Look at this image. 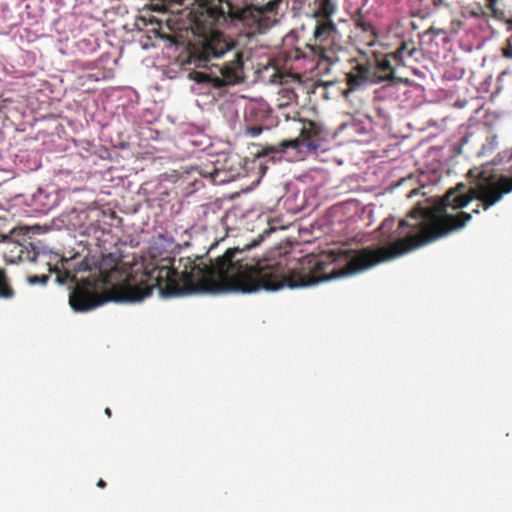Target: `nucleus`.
<instances>
[{"label":"nucleus","instance_id":"f257e3e1","mask_svg":"<svg viewBox=\"0 0 512 512\" xmlns=\"http://www.w3.org/2000/svg\"><path fill=\"white\" fill-rule=\"evenodd\" d=\"M284 229V226L269 222L242 249L227 248L209 265L195 266L193 275L179 273L167 266L157 267L150 274L124 271L107 281L115 292L112 300L141 302L151 296L154 288H158L163 299L199 294H252L262 290L275 292L284 287H307L352 276L448 235V192L441 198L418 202L406 219L385 218L374 231L376 248L330 249L303 257L299 261L301 271L297 272V281L291 279L295 267L273 259L243 256L244 251L259 246L266 238Z\"/></svg>","mask_w":512,"mask_h":512},{"label":"nucleus","instance_id":"f03ea898","mask_svg":"<svg viewBox=\"0 0 512 512\" xmlns=\"http://www.w3.org/2000/svg\"><path fill=\"white\" fill-rule=\"evenodd\" d=\"M29 226L13 228L8 234L0 235V242L14 243L19 247L18 257L20 261L33 262L45 269V271L27 277L29 285L45 286L54 276V283L68 285L70 291L69 304L75 312H87L102 304L96 298L95 288L91 282H80L75 273L86 272L96 265L94 257L76 260V255L71 258L61 256L54 252L41 240H32L28 235L32 230Z\"/></svg>","mask_w":512,"mask_h":512},{"label":"nucleus","instance_id":"7ed1b4c3","mask_svg":"<svg viewBox=\"0 0 512 512\" xmlns=\"http://www.w3.org/2000/svg\"><path fill=\"white\" fill-rule=\"evenodd\" d=\"M179 71L169 68V78H182L191 81L190 91L198 96L200 107L213 105L227 92V86L244 80L243 61L240 53L223 39L208 43L204 48V59L182 60Z\"/></svg>","mask_w":512,"mask_h":512},{"label":"nucleus","instance_id":"20e7f679","mask_svg":"<svg viewBox=\"0 0 512 512\" xmlns=\"http://www.w3.org/2000/svg\"><path fill=\"white\" fill-rule=\"evenodd\" d=\"M338 0H313L308 4L306 15L315 18L312 40L303 47L297 46L287 53L291 60H307L328 73L331 66L340 61L337 51L341 50V39L331 16L337 11Z\"/></svg>","mask_w":512,"mask_h":512},{"label":"nucleus","instance_id":"39448f33","mask_svg":"<svg viewBox=\"0 0 512 512\" xmlns=\"http://www.w3.org/2000/svg\"><path fill=\"white\" fill-rule=\"evenodd\" d=\"M327 132L324 127L313 121H305L298 137L284 140L278 145L263 147L260 156L267 162L276 163L281 160L298 161L306 155L316 154L326 140Z\"/></svg>","mask_w":512,"mask_h":512},{"label":"nucleus","instance_id":"423d86ee","mask_svg":"<svg viewBox=\"0 0 512 512\" xmlns=\"http://www.w3.org/2000/svg\"><path fill=\"white\" fill-rule=\"evenodd\" d=\"M357 209V200L353 199L334 204L326 210L322 217L302 224L300 232L315 235V238L324 234H331L335 237L348 235L356 229Z\"/></svg>","mask_w":512,"mask_h":512},{"label":"nucleus","instance_id":"0eeeda50","mask_svg":"<svg viewBox=\"0 0 512 512\" xmlns=\"http://www.w3.org/2000/svg\"><path fill=\"white\" fill-rule=\"evenodd\" d=\"M324 177L320 170H309L288 183L285 194L280 198L284 209L288 213L298 214L307 208H315L318 205L315 189L324 185Z\"/></svg>","mask_w":512,"mask_h":512},{"label":"nucleus","instance_id":"6e6552de","mask_svg":"<svg viewBox=\"0 0 512 512\" xmlns=\"http://www.w3.org/2000/svg\"><path fill=\"white\" fill-rule=\"evenodd\" d=\"M52 228L55 230L65 228L79 236L91 238L96 244L100 241H107L105 236L109 234L106 228L89 219L86 210L79 208H71L69 211L62 212L53 219Z\"/></svg>","mask_w":512,"mask_h":512},{"label":"nucleus","instance_id":"1a4fd4ad","mask_svg":"<svg viewBox=\"0 0 512 512\" xmlns=\"http://www.w3.org/2000/svg\"><path fill=\"white\" fill-rule=\"evenodd\" d=\"M64 199V192L52 185L38 187L30 194H17L13 200L22 205L24 213L29 217L47 215L57 208Z\"/></svg>","mask_w":512,"mask_h":512},{"label":"nucleus","instance_id":"9d476101","mask_svg":"<svg viewBox=\"0 0 512 512\" xmlns=\"http://www.w3.org/2000/svg\"><path fill=\"white\" fill-rule=\"evenodd\" d=\"M278 125V119L264 100H250L243 111L242 130L245 136L258 137L264 130Z\"/></svg>","mask_w":512,"mask_h":512},{"label":"nucleus","instance_id":"9b49d317","mask_svg":"<svg viewBox=\"0 0 512 512\" xmlns=\"http://www.w3.org/2000/svg\"><path fill=\"white\" fill-rule=\"evenodd\" d=\"M459 25L464 33L459 40V47L463 52L471 53L480 49V4L470 3L463 5Z\"/></svg>","mask_w":512,"mask_h":512},{"label":"nucleus","instance_id":"f8f14e48","mask_svg":"<svg viewBox=\"0 0 512 512\" xmlns=\"http://www.w3.org/2000/svg\"><path fill=\"white\" fill-rule=\"evenodd\" d=\"M414 52V49L408 50L406 46H403L385 55L373 54L370 57L364 56L362 60L366 66L371 68L374 78H379L378 82H381L394 79V63L397 65L403 64L406 55L412 57Z\"/></svg>","mask_w":512,"mask_h":512},{"label":"nucleus","instance_id":"ddd939ff","mask_svg":"<svg viewBox=\"0 0 512 512\" xmlns=\"http://www.w3.org/2000/svg\"><path fill=\"white\" fill-rule=\"evenodd\" d=\"M337 131L350 141L363 144H367L375 138L373 122L370 119V115L364 113L350 115L346 120L341 122Z\"/></svg>","mask_w":512,"mask_h":512},{"label":"nucleus","instance_id":"4468645a","mask_svg":"<svg viewBox=\"0 0 512 512\" xmlns=\"http://www.w3.org/2000/svg\"><path fill=\"white\" fill-rule=\"evenodd\" d=\"M489 178L487 171L482 169V207L485 210L512 191V177L501 175L496 180Z\"/></svg>","mask_w":512,"mask_h":512},{"label":"nucleus","instance_id":"2eb2a0df","mask_svg":"<svg viewBox=\"0 0 512 512\" xmlns=\"http://www.w3.org/2000/svg\"><path fill=\"white\" fill-rule=\"evenodd\" d=\"M177 144L178 147L183 149L187 154H194L210 147L211 139L205 132L204 127L195 124H187L179 133Z\"/></svg>","mask_w":512,"mask_h":512},{"label":"nucleus","instance_id":"dca6fc26","mask_svg":"<svg viewBox=\"0 0 512 512\" xmlns=\"http://www.w3.org/2000/svg\"><path fill=\"white\" fill-rule=\"evenodd\" d=\"M247 98L243 95L238 94H224L219 104V112L225 119L229 128L233 131L242 130V121H240L239 111L243 108L245 110V104Z\"/></svg>","mask_w":512,"mask_h":512},{"label":"nucleus","instance_id":"f3484780","mask_svg":"<svg viewBox=\"0 0 512 512\" xmlns=\"http://www.w3.org/2000/svg\"><path fill=\"white\" fill-rule=\"evenodd\" d=\"M480 132V121L473 115L467 123L461 125L458 129V139L450 145L454 155L470 153L471 147L478 144V134Z\"/></svg>","mask_w":512,"mask_h":512},{"label":"nucleus","instance_id":"a211bd4d","mask_svg":"<svg viewBox=\"0 0 512 512\" xmlns=\"http://www.w3.org/2000/svg\"><path fill=\"white\" fill-rule=\"evenodd\" d=\"M116 118L119 123H122V120L125 122L123 129H115L120 138L119 145L125 148L129 145L132 134L136 132V125L141 121L140 109L136 106L117 105Z\"/></svg>","mask_w":512,"mask_h":512},{"label":"nucleus","instance_id":"6ab92c4d","mask_svg":"<svg viewBox=\"0 0 512 512\" xmlns=\"http://www.w3.org/2000/svg\"><path fill=\"white\" fill-rule=\"evenodd\" d=\"M379 78H374V74L363 62L362 58L359 59L352 69L346 73L345 77V89L350 95L352 92L361 90L370 84L378 83Z\"/></svg>","mask_w":512,"mask_h":512},{"label":"nucleus","instance_id":"aec40b11","mask_svg":"<svg viewBox=\"0 0 512 512\" xmlns=\"http://www.w3.org/2000/svg\"><path fill=\"white\" fill-rule=\"evenodd\" d=\"M86 257H94L95 260L97 261L96 265H93L87 271H91L93 269H99L100 271L111 269L114 272H117L120 264H129L128 262H124V258H126V255L119 247H115L113 251L108 253L102 252L101 260H99V258H97L95 255H91L90 253L85 255L82 259H85Z\"/></svg>","mask_w":512,"mask_h":512},{"label":"nucleus","instance_id":"412c9836","mask_svg":"<svg viewBox=\"0 0 512 512\" xmlns=\"http://www.w3.org/2000/svg\"><path fill=\"white\" fill-rule=\"evenodd\" d=\"M307 0H272L267 4L268 10L276 15H285L290 13L292 17L300 15L301 11H308V6H305Z\"/></svg>","mask_w":512,"mask_h":512},{"label":"nucleus","instance_id":"4be33fe9","mask_svg":"<svg viewBox=\"0 0 512 512\" xmlns=\"http://www.w3.org/2000/svg\"><path fill=\"white\" fill-rule=\"evenodd\" d=\"M356 225L359 223L363 227H369L375 222V211L377 206L373 203L362 205L357 201Z\"/></svg>","mask_w":512,"mask_h":512},{"label":"nucleus","instance_id":"5701e85b","mask_svg":"<svg viewBox=\"0 0 512 512\" xmlns=\"http://www.w3.org/2000/svg\"><path fill=\"white\" fill-rule=\"evenodd\" d=\"M370 119L373 122V133L375 134V129L379 128L384 132H388L391 130V116L388 110L383 106L375 107V114L370 115Z\"/></svg>","mask_w":512,"mask_h":512},{"label":"nucleus","instance_id":"b1692460","mask_svg":"<svg viewBox=\"0 0 512 512\" xmlns=\"http://www.w3.org/2000/svg\"><path fill=\"white\" fill-rule=\"evenodd\" d=\"M153 247L161 252L172 253L178 248V245L176 244L172 234L165 232L158 233L153 237Z\"/></svg>","mask_w":512,"mask_h":512},{"label":"nucleus","instance_id":"393cba45","mask_svg":"<svg viewBox=\"0 0 512 512\" xmlns=\"http://www.w3.org/2000/svg\"><path fill=\"white\" fill-rule=\"evenodd\" d=\"M322 86L324 88L323 96L326 99H339L341 97L348 99V97H349L343 82L326 81V82H323Z\"/></svg>","mask_w":512,"mask_h":512},{"label":"nucleus","instance_id":"a878e982","mask_svg":"<svg viewBox=\"0 0 512 512\" xmlns=\"http://www.w3.org/2000/svg\"><path fill=\"white\" fill-rule=\"evenodd\" d=\"M201 175L205 177H210L214 184H222L229 182L232 178V174H228L226 167H212L211 171H206L205 173H201Z\"/></svg>","mask_w":512,"mask_h":512},{"label":"nucleus","instance_id":"bb28decb","mask_svg":"<svg viewBox=\"0 0 512 512\" xmlns=\"http://www.w3.org/2000/svg\"><path fill=\"white\" fill-rule=\"evenodd\" d=\"M391 81L385 85H383L378 90V96L380 98L387 99H398L400 97V88L401 84L395 82L394 79H390Z\"/></svg>","mask_w":512,"mask_h":512},{"label":"nucleus","instance_id":"cd10ccee","mask_svg":"<svg viewBox=\"0 0 512 512\" xmlns=\"http://www.w3.org/2000/svg\"><path fill=\"white\" fill-rule=\"evenodd\" d=\"M300 92L304 93V87L299 82L295 83L291 87H284L281 90L282 97L287 100V104L298 102Z\"/></svg>","mask_w":512,"mask_h":512},{"label":"nucleus","instance_id":"c85d7f7f","mask_svg":"<svg viewBox=\"0 0 512 512\" xmlns=\"http://www.w3.org/2000/svg\"><path fill=\"white\" fill-rule=\"evenodd\" d=\"M118 105H125V107L136 106L139 107V95L133 89H127L119 97Z\"/></svg>","mask_w":512,"mask_h":512},{"label":"nucleus","instance_id":"c756f323","mask_svg":"<svg viewBox=\"0 0 512 512\" xmlns=\"http://www.w3.org/2000/svg\"><path fill=\"white\" fill-rule=\"evenodd\" d=\"M152 35H142L139 39V44L143 50L156 47V41L161 38L156 30H152Z\"/></svg>","mask_w":512,"mask_h":512},{"label":"nucleus","instance_id":"7c9ffc66","mask_svg":"<svg viewBox=\"0 0 512 512\" xmlns=\"http://www.w3.org/2000/svg\"><path fill=\"white\" fill-rule=\"evenodd\" d=\"M499 146L498 136L493 131H489L486 136V144L482 146V155L492 153Z\"/></svg>","mask_w":512,"mask_h":512},{"label":"nucleus","instance_id":"2f4dec72","mask_svg":"<svg viewBox=\"0 0 512 512\" xmlns=\"http://www.w3.org/2000/svg\"><path fill=\"white\" fill-rule=\"evenodd\" d=\"M77 47L80 51L85 54L94 53L97 50L98 44L96 40L91 39H81L77 42Z\"/></svg>","mask_w":512,"mask_h":512},{"label":"nucleus","instance_id":"473e14b6","mask_svg":"<svg viewBox=\"0 0 512 512\" xmlns=\"http://www.w3.org/2000/svg\"><path fill=\"white\" fill-rule=\"evenodd\" d=\"M439 181V176L436 172L431 175L426 172H421L418 176V183L420 187L424 188L427 185H435Z\"/></svg>","mask_w":512,"mask_h":512},{"label":"nucleus","instance_id":"72a5a7b5","mask_svg":"<svg viewBox=\"0 0 512 512\" xmlns=\"http://www.w3.org/2000/svg\"><path fill=\"white\" fill-rule=\"evenodd\" d=\"M498 0H486V7L490 10V12L493 14L496 18H503L505 13L503 10L498 9L496 7Z\"/></svg>","mask_w":512,"mask_h":512},{"label":"nucleus","instance_id":"f704fd0d","mask_svg":"<svg viewBox=\"0 0 512 512\" xmlns=\"http://www.w3.org/2000/svg\"><path fill=\"white\" fill-rule=\"evenodd\" d=\"M274 23L275 22L271 21L270 18L259 19L258 28H257L258 33H261V34L265 33L268 29H270V27H272V25Z\"/></svg>","mask_w":512,"mask_h":512},{"label":"nucleus","instance_id":"c9c22d12","mask_svg":"<svg viewBox=\"0 0 512 512\" xmlns=\"http://www.w3.org/2000/svg\"><path fill=\"white\" fill-rule=\"evenodd\" d=\"M505 158H507L508 160H511L512 159V151L511 152H508V151L499 152L496 155V157L492 160V164H494V165L499 164Z\"/></svg>","mask_w":512,"mask_h":512},{"label":"nucleus","instance_id":"e433bc0d","mask_svg":"<svg viewBox=\"0 0 512 512\" xmlns=\"http://www.w3.org/2000/svg\"><path fill=\"white\" fill-rule=\"evenodd\" d=\"M503 55L507 58H512V44L511 38L508 40V44L505 48H503Z\"/></svg>","mask_w":512,"mask_h":512},{"label":"nucleus","instance_id":"4c0bfd02","mask_svg":"<svg viewBox=\"0 0 512 512\" xmlns=\"http://www.w3.org/2000/svg\"><path fill=\"white\" fill-rule=\"evenodd\" d=\"M295 39H296V32L291 31L285 36L284 42L286 43V45H289L290 43H293L295 41Z\"/></svg>","mask_w":512,"mask_h":512},{"label":"nucleus","instance_id":"58836bf2","mask_svg":"<svg viewBox=\"0 0 512 512\" xmlns=\"http://www.w3.org/2000/svg\"><path fill=\"white\" fill-rule=\"evenodd\" d=\"M435 38H439V40L443 43L448 42V36L443 30H439L435 33Z\"/></svg>","mask_w":512,"mask_h":512},{"label":"nucleus","instance_id":"ea45409f","mask_svg":"<svg viewBox=\"0 0 512 512\" xmlns=\"http://www.w3.org/2000/svg\"><path fill=\"white\" fill-rule=\"evenodd\" d=\"M419 190H420V188H414V189H412L411 191H409V192H408L407 197H408V198L413 197L414 195H416V194H418V193H419Z\"/></svg>","mask_w":512,"mask_h":512},{"label":"nucleus","instance_id":"a19ab883","mask_svg":"<svg viewBox=\"0 0 512 512\" xmlns=\"http://www.w3.org/2000/svg\"><path fill=\"white\" fill-rule=\"evenodd\" d=\"M96 485L99 488H105L106 487V482L103 479H99Z\"/></svg>","mask_w":512,"mask_h":512},{"label":"nucleus","instance_id":"79ce46f5","mask_svg":"<svg viewBox=\"0 0 512 512\" xmlns=\"http://www.w3.org/2000/svg\"><path fill=\"white\" fill-rule=\"evenodd\" d=\"M218 244H219V242H215L214 244H212V245L210 246V249H209V252H208V253H211V252H212V250H213V249H214Z\"/></svg>","mask_w":512,"mask_h":512},{"label":"nucleus","instance_id":"37998d69","mask_svg":"<svg viewBox=\"0 0 512 512\" xmlns=\"http://www.w3.org/2000/svg\"><path fill=\"white\" fill-rule=\"evenodd\" d=\"M105 413L110 417L111 416V410L109 408L105 409Z\"/></svg>","mask_w":512,"mask_h":512},{"label":"nucleus","instance_id":"c03bdc74","mask_svg":"<svg viewBox=\"0 0 512 512\" xmlns=\"http://www.w3.org/2000/svg\"><path fill=\"white\" fill-rule=\"evenodd\" d=\"M11 295H12V291H10V292H9V293H7V294H3V296H5V297H10Z\"/></svg>","mask_w":512,"mask_h":512},{"label":"nucleus","instance_id":"a18cd8bd","mask_svg":"<svg viewBox=\"0 0 512 512\" xmlns=\"http://www.w3.org/2000/svg\"><path fill=\"white\" fill-rule=\"evenodd\" d=\"M479 111H480V107L476 108V109L474 110V113H475V114H477Z\"/></svg>","mask_w":512,"mask_h":512},{"label":"nucleus","instance_id":"49530a36","mask_svg":"<svg viewBox=\"0 0 512 512\" xmlns=\"http://www.w3.org/2000/svg\"><path fill=\"white\" fill-rule=\"evenodd\" d=\"M475 155H476V156H479V155H480V150H476V151H475Z\"/></svg>","mask_w":512,"mask_h":512},{"label":"nucleus","instance_id":"de8ad7c7","mask_svg":"<svg viewBox=\"0 0 512 512\" xmlns=\"http://www.w3.org/2000/svg\"><path fill=\"white\" fill-rule=\"evenodd\" d=\"M407 180H410V181H411V180H413V177H412V176H410V177H409V179H404L403 181H407Z\"/></svg>","mask_w":512,"mask_h":512},{"label":"nucleus","instance_id":"09e8293b","mask_svg":"<svg viewBox=\"0 0 512 512\" xmlns=\"http://www.w3.org/2000/svg\"><path fill=\"white\" fill-rule=\"evenodd\" d=\"M362 1V5H364L368 0H361Z\"/></svg>","mask_w":512,"mask_h":512}]
</instances>
